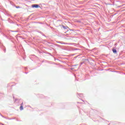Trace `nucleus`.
Returning a JSON list of instances; mask_svg holds the SVG:
<instances>
[{
  "label": "nucleus",
  "instance_id": "nucleus-1",
  "mask_svg": "<svg viewBox=\"0 0 125 125\" xmlns=\"http://www.w3.org/2000/svg\"><path fill=\"white\" fill-rule=\"evenodd\" d=\"M32 7H35V8H38V7H41L38 4H34L32 5Z\"/></svg>",
  "mask_w": 125,
  "mask_h": 125
},
{
  "label": "nucleus",
  "instance_id": "nucleus-2",
  "mask_svg": "<svg viewBox=\"0 0 125 125\" xmlns=\"http://www.w3.org/2000/svg\"><path fill=\"white\" fill-rule=\"evenodd\" d=\"M112 51L113 53L117 54V50H116L115 49H113Z\"/></svg>",
  "mask_w": 125,
  "mask_h": 125
},
{
  "label": "nucleus",
  "instance_id": "nucleus-3",
  "mask_svg": "<svg viewBox=\"0 0 125 125\" xmlns=\"http://www.w3.org/2000/svg\"><path fill=\"white\" fill-rule=\"evenodd\" d=\"M21 105L20 106V110H23V106H22L23 105V103H22Z\"/></svg>",
  "mask_w": 125,
  "mask_h": 125
},
{
  "label": "nucleus",
  "instance_id": "nucleus-4",
  "mask_svg": "<svg viewBox=\"0 0 125 125\" xmlns=\"http://www.w3.org/2000/svg\"><path fill=\"white\" fill-rule=\"evenodd\" d=\"M20 7H19V6H18V7L16 6V8H20Z\"/></svg>",
  "mask_w": 125,
  "mask_h": 125
}]
</instances>
